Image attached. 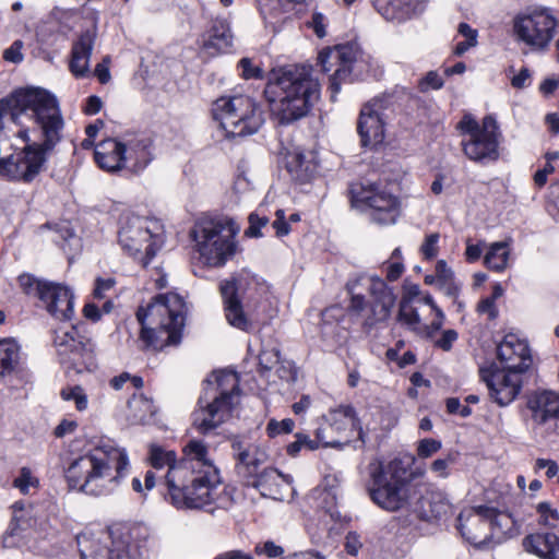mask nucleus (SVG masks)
<instances>
[{
	"instance_id": "1",
	"label": "nucleus",
	"mask_w": 559,
	"mask_h": 559,
	"mask_svg": "<svg viewBox=\"0 0 559 559\" xmlns=\"http://www.w3.org/2000/svg\"><path fill=\"white\" fill-rule=\"evenodd\" d=\"M63 120L53 95L44 88L16 91L0 102V175L32 182L61 139Z\"/></svg>"
},
{
	"instance_id": "2",
	"label": "nucleus",
	"mask_w": 559,
	"mask_h": 559,
	"mask_svg": "<svg viewBox=\"0 0 559 559\" xmlns=\"http://www.w3.org/2000/svg\"><path fill=\"white\" fill-rule=\"evenodd\" d=\"M368 492L371 500L386 511H397L413 507L425 520L440 519L451 504L447 495L440 490L419 493L416 485L409 483L407 466L402 460L394 459L388 464L372 462L368 465Z\"/></svg>"
},
{
	"instance_id": "3",
	"label": "nucleus",
	"mask_w": 559,
	"mask_h": 559,
	"mask_svg": "<svg viewBox=\"0 0 559 559\" xmlns=\"http://www.w3.org/2000/svg\"><path fill=\"white\" fill-rule=\"evenodd\" d=\"M170 483L175 490L185 493L183 509H203L214 506L228 509L233 498L222 484L219 472L210 457L207 445L197 439L182 449L179 465L173 467Z\"/></svg>"
},
{
	"instance_id": "4",
	"label": "nucleus",
	"mask_w": 559,
	"mask_h": 559,
	"mask_svg": "<svg viewBox=\"0 0 559 559\" xmlns=\"http://www.w3.org/2000/svg\"><path fill=\"white\" fill-rule=\"evenodd\" d=\"M129 465L124 448L110 440L100 441L87 453L73 460L64 476L71 489L94 497L107 496L120 486Z\"/></svg>"
},
{
	"instance_id": "5",
	"label": "nucleus",
	"mask_w": 559,
	"mask_h": 559,
	"mask_svg": "<svg viewBox=\"0 0 559 559\" xmlns=\"http://www.w3.org/2000/svg\"><path fill=\"white\" fill-rule=\"evenodd\" d=\"M271 114L281 124L305 117L320 97V84L307 66H288L273 71L264 88Z\"/></svg>"
},
{
	"instance_id": "6",
	"label": "nucleus",
	"mask_w": 559,
	"mask_h": 559,
	"mask_svg": "<svg viewBox=\"0 0 559 559\" xmlns=\"http://www.w3.org/2000/svg\"><path fill=\"white\" fill-rule=\"evenodd\" d=\"M186 304L175 293L158 295L146 308L136 311L142 325L141 340L154 350H162L168 345L180 342L185 324Z\"/></svg>"
},
{
	"instance_id": "7",
	"label": "nucleus",
	"mask_w": 559,
	"mask_h": 559,
	"mask_svg": "<svg viewBox=\"0 0 559 559\" xmlns=\"http://www.w3.org/2000/svg\"><path fill=\"white\" fill-rule=\"evenodd\" d=\"M240 390L236 372H214L206 381L199 407L192 413V426L201 435H207L225 423L238 403Z\"/></svg>"
},
{
	"instance_id": "8",
	"label": "nucleus",
	"mask_w": 559,
	"mask_h": 559,
	"mask_svg": "<svg viewBox=\"0 0 559 559\" xmlns=\"http://www.w3.org/2000/svg\"><path fill=\"white\" fill-rule=\"evenodd\" d=\"M213 116L227 136L253 134L264 122L260 106L247 95L218 98L213 106Z\"/></svg>"
},
{
	"instance_id": "9",
	"label": "nucleus",
	"mask_w": 559,
	"mask_h": 559,
	"mask_svg": "<svg viewBox=\"0 0 559 559\" xmlns=\"http://www.w3.org/2000/svg\"><path fill=\"white\" fill-rule=\"evenodd\" d=\"M118 242L124 252L146 267L162 247L160 225L146 217L126 215L120 222Z\"/></svg>"
},
{
	"instance_id": "10",
	"label": "nucleus",
	"mask_w": 559,
	"mask_h": 559,
	"mask_svg": "<svg viewBox=\"0 0 559 559\" xmlns=\"http://www.w3.org/2000/svg\"><path fill=\"white\" fill-rule=\"evenodd\" d=\"M235 235L233 223L228 221L209 219L198 223L193 237L203 263L223 266L236 252Z\"/></svg>"
},
{
	"instance_id": "11",
	"label": "nucleus",
	"mask_w": 559,
	"mask_h": 559,
	"mask_svg": "<svg viewBox=\"0 0 559 559\" xmlns=\"http://www.w3.org/2000/svg\"><path fill=\"white\" fill-rule=\"evenodd\" d=\"M366 284L371 301L364 319V328L371 330L379 323L385 322L395 306L396 295L394 290L378 275H361L354 282L348 283L347 287L352 294L349 308L360 313L367 307V300L361 294H354L358 284Z\"/></svg>"
},
{
	"instance_id": "12",
	"label": "nucleus",
	"mask_w": 559,
	"mask_h": 559,
	"mask_svg": "<svg viewBox=\"0 0 559 559\" xmlns=\"http://www.w3.org/2000/svg\"><path fill=\"white\" fill-rule=\"evenodd\" d=\"M457 128L464 135L462 146L467 158L478 163L498 159L501 133L492 116H486L479 124L472 116L465 115Z\"/></svg>"
},
{
	"instance_id": "13",
	"label": "nucleus",
	"mask_w": 559,
	"mask_h": 559,
	"mask_svg": "<svg viewBox=\"0 0 559 559\" xmlns=\"http://www.w3.org/2000/svg\"><path fill=\"white\" fill-rule=\"evenodd\" d=\"M349 195L352 207L368 214L374 224L392 225L400 216L399 199L374 183H353Z\"/></svg>"
},
{
	"instance_id": "14",
	"label": "nucleus",
	"mask_w": 559,
	"mask_h": 559,
	"mask_svg": "<svg viewBox=\"0 0 559 559\" xmlns=\"http://www.w3.org/2000/svg\"><path fill=\"white\" fill-rule=\"evenodd\" d=\"M557 24L549 8L533 5L515 17L514 31L527 46L534 50H544L554 38Z\"/></svg>"
},
{
	"instance_id": "15",
	"label": "nucleus",
	"mask_w": 559,
	"mask_h": 559,
	"mask_svg": "<svg viewBox=\"0 0 559 559\" xmlns=\"http://www.w3.org/2000/svg\"><path fill=\"white\" fill-rule=\"evenodd\" d=\"M58 355L63 362H70L78 371L94 367L93 347L88 338L81 335L76 326L58 330L53 338Z\"/></svg>"
},
{
	"instance_id": "16",
	"label": "nucleus",
	"mask_w": 559,
	"mask_h": 559,
	"mask_svg": "<svg viewBox=\"0 0 559 559\" xmlns=\"http://www.w3.org/2000/svg\"><path fill=\"white\" fill-rule=\"evenodd\" d=\"M358 51L353 45H341L332 49H324L319 53L318 61L323 72H330L334 67V73L330 78L331 98L341 90L350 73L353 63L357 60Z\"/></svg>"
},
{
	"instance_id": "17",
	"label": "nucleus",
	"mask_w": 559,
	"mask_h": 559,
	"mask_svg": "<svg viewBox=\"0 0 559 559\" xmlns=\"http://www.w3.org/2000/svg\"><path fill=\"white\" fill-rule=\"evenodd\" d=\"M521 372L498 368H481L480 377L486 383L492 402L501 407L511 404L522 389Z\"/></svg>"
},
{
	"instance_id": "18",
	"label": "nucleus",
	"mask_w": 559,
	"mask_h": 559,
	"mask_svg": "<svg viewBox=\"0 0 559 559\" xmlns=\"http://www.w3.org/2000/svg\"><path fill=\"white\" fill-rule=\"evenodd\" d=\"M82 559H134L127 551L126 543L115 540L107 532L78 537Z\"/></svg>"
},
{
	"instance_id": "19",
	"label": "nucleus",
	"mask_w": 559,
	"mask_h": 559,
	"mask_svg": "<svg viewBox=\"0 0 559 559\" xmlns=\"http://www.w3.org/2000/svg\"><path fill=\"white\" fill-rule=\"evenodd\" d=\"M490 507L478 506L462 511L457 518V530L472 545L478 548L489 546Z\"/></svg>"
},
{
	"instance_id": "20",
	"label": "nucleus",
	"mask_w": 559,
	"mask_h": 559,
	"mask_svg": "<svg viewBox=\"0 0 559 559\" xmlns=\"http://www.w3.org/2000/svg\"><path fill=\"white\" fill-rule=\"evenodd\" d=\"M236 472L249 485L261 472L260 466L266 461V453L257 444L241 438L231 440Z\"/></svg>"
},
{
	"instance_id": "21",
	"label": "nucleus",
	"mask_w": 559,
	"mask_h": 559,
	"mask_svg": "<svg viewBox=\"0 0 559 559\" xmlns=\"http://www.w3.org/2000/svg\"><path fill=\"white\" fill-rule=\"evenodd\" d=\"M532 420L547 431L559 433V394L543 391L532 395L527 402Z\"/></svg>"
},
{
	"instance_id": "22",
	"label": "nucleus",
	"mask_w": 559,
	"mask_h": 559,
	"mask_svg": "<svg viewBox=\"0 0 559 559\" xmlns=\"http://www.w3.org/2000/svg\"><path fill=\"white\" fill-rule=\"evenodd\" d=\"M324 420L330 425V429L335 432L338 440L348 438V444L352 443L353 437L356 435L357 440L364 445L366 443V433L364 432L360 421L356 416V412L350 405H341L335 409H331Z\"/></svg>"
},
{
	"instance_id": "23",
	"label": "nucleus",
	"mask_w": 559,
	"mask_h": 559,
	"mask_svg": "<svg viewBox=\"0 0 559 559\" xmlns=\"http://www.w3.org/2000/svg\"><path fill=\"white\" fill-rule=\"evenodd\" d=\"M497 355L504 369L523 373L532 365L530 348L525 340L507 334L497 347Z\"/></svg>"
},
{
	"instance_id": "24",
	"label": "nucleus",
	"mask_w": 559,
	"mask_h": 559,
	"mask_svg": "<svg viewBox=\"0 0 559 559\" xmlns=\"http://www.w3.org/2000/svg\"><path fill=\"white\" fill-rule=\"evenodd\" d=\"M382 103L372 99L360 110L357 130L364 146L373 147L384 140V126L381 117Z\"/></svg>"
},
{
	"instance_id": "25",
	"label": "nucleus",
	"mask_w": 559,
	"mask_h": 559,
	"mask_svg": "<svg viewBox=\"0 0 559 559\" xmlns=\"http://www.w3.org/2000/svg\"><path fill=\"white\" fill-rule=\"evenodd\" d=\"M43 304L46 310L57 320L69 321L74 314V295L62 284L51 282L44 290Z\"/></svg>"
},
{
	"instance_id": "26",
	"label": "nucleus",
	"mask_w": 559,
	"mask_h": 559,
	"mask_svg": "<svg viewBox=\"0 0 559 559\" xmlns=\"http://www.w3.org/2000/svg\"><path fill=\"white\" fill-rule=\"evenodd\" d=\"M147 460L152 467L156 469L167 467V473L165 475V483L168 489L167 498L174 507L177 509H183L185 493H182L181 490H179V492L175 490L169 478L173 467L179 465V460H177L176 452L173 450H166L165 448L157 444H151Z\"/></svg>"
},
{
	"instance_id": "27",
	"label": "nucleus",
	"mask_w": 559,
	"mask_h": 559,
	"mask_svg": "<svg viewBox=\"0 0 559 559\" xmlns=\"http://www.w3.org/2000/svg\"><path fill=\"white\" fill-rule=\"evenodd\" d=\"M219 292L224 300L226 319L230 325L249 332L252 323L245 314L240 300L237 297L238 284L236 278L222 281Z\"/></svg>"
},
{
	"instance_id": "28",
	"label": "nucleus",
	"mask_w": 559,
	"mask_h": 559,
	"mask_svg": "<svg viewBox=\"0 0 559 559\" xmlns=\"http://www.w3.org/2000/svg\"><path fill=\"white\" fill-rule=\"evenodd\" d=\"M234 43V34L230 24L225 17H215L203 35L202 48L210 56L227 52Z\"/></svg>"
},
{
	"instance_id": "29",
	"label": "nucleus",
	"mask_w": 559,
	"mask_h": 559,
	"mask_svg": "<svg viewBox=\"0 0 559 559\" xmlns=\"http://www.w3.org/2000/svg\"><path fill=\"white\" fill-rule=\"evenodd\" d=\"M292 477L284 475L276 468L263 469L249 485L259 489L263 497L283 500L292 484Z\"/></svg>"
},
{
	"instance_id": "30",
	"label": "nucleus",
	"mask_w": 559,
	"mask_h": 559,
	"mask_svg": "<svg viewBox=\"0 0 559 559\" xmlns=\"http://www.w3.org/2000/svg\"><path fill=\"white\" fill-rule=\"evenodd\" d=\"M127 147L124 143L114 139H107L100 142L95 148V162L107 171H118L124 167L128 159Z\"/></svg>"
},
{
	"instance_id": "31",
	"label": "nucleus",
	"mask_w": 559,
	"mask_h": 559,
	"mask_svg": "<svg viewBox=\"0 0 559 559\" xmlns=\"http://www.w3.org/2000/svg\"><path fill=\"white\" fill-rule=\"evenodd\" d=\"M526 551L540 559H559V535L552 532H536L523 539Z\"/></svg>"
},
{
	"instance_id": "32",
	"label": "nucleus",
	"mask_w": 559,
	"mask_h": 559,
	"mask_svg": "<svg viewBox=\"0 0 559 559\" xmlns=\"http://www.w3.org/2000/svg\"><path fill=\"white\" fill-rule=\"evenodd\" d=\"M95 37V32L87 29L73 44L70 70L75 76H85L90 72V58Z\"/></svg>"
},
{
	"instance_id": "33",
	"label": "nucleus",
	"mask_w": 559,
	"mask_h": 559,
	"mask_svg": "<svg viewBox=\"0 0 559 559\" xmlns=\"http://www.w3.org/2000/svg\"><path fill=\"white\" fill-rule=\"evenodd\" d=\"M427 0H374L376 10L388 21H403L421 10Z\"/></svg>"
},
{
	"instance_id": "34",
	"label": "nucleus",
	"mask_w": 559,
	"mask_h": 559,
	"mask_svg": "<svg viewBox=\"0 0 559 559\" xmlns=\"http://www.w3.org/2000/svg\"><path fill=\"white\" fill-rule=\"evenodd\" d=\"M489 523V546L500 544L516 533L515 521L508 512L490 508Z\"/></svg>"
},
{
	"instance_id": "35",
	"label": "nucleus",
	"mask_w": 559,
	"mask_h": 559,
	"mask_svg": "<svg viewBox=\"0 0 559 559\" xmlns=\"http://www.w3.org/2000/svg\"><path fill=\"white\" fill-rule=\"evenodd\" d=\"M286 168L295 180L307 181L316 169L314 164L300 150H294L286 156Z\"/></svg>"
},
{
	"instance_id": "36",
	"label": "nucleus",
	"mask_w": 559,
	"mask_h": 559,
	"mask_svg": "<svg viewBox=\"0 0 559 559\" xmlns=\"http://www.w3.org/2000/svg\"><path fill=\"white\" fill-rule=\"evenodd\" d=\"M129 416L134 424H144L155 414L153 401L144 394H133L128 402Z\"/></svg>"
},
{
	"instance_id": "37",
	"label": "nucleus",
	"mask_w": 559,
	"mask_h": 559,
	"mask_svg": "<svg viewBox=\"0 0 559 559\" xmlns=\"http://www.w3.org/2000/svg\"><path fill=\"white\" fill-rule=\"evenodd\" d=\"M509 254L510 251L506 241L493 242L490 245L484 262L487 267L501 272L508 265Z\"/></svg>"
},
{
	"instance_id": "38",
	"label": "nucleus",
	"mask_w": 559,
	"mask_h": 559,
	"mask_svg": "<svg viewBox=\"0 0 559 559\" xmlns=\"http://www.w3.org/2000/svg\"><path fill=\"white\" fill-rule=\"evenodd\" d=\"M17 360V344L12 340H0V377L11 372Z\"/></svg>"
},
{
	"instance_id": "39",
	"label": "nucleus",
	"mask_w": 559,
	"mask_h": 559,
	"mask_svg": "<svg viewBox=\"0 0 559 559\" xmlns=\"http://www.w3.org/2000/svg\"><path fill=\"white\" fill-rule=\"evenodd\" d=\"M397 322L405 325L412 331L420 330V317L416 308L413 307L409 298L404 297L400 301L399 312L396 316Z\"/></svg>"
},
{
	"instance_id": "40",
	"label": "nucleus",
	"mask_w": 559,
	"mask_h": 559,
	"mask_svg": "<svg viewBox=\"0 0 559 559\" xmlns=\"http://www.w3.org/2000/svg\"><path fill=\"white\" fill-rule=\"evenodd\" d=\"M17 282L24 294L38 297L40 301L44 298V290H46V288H48L51 283L48 281L38 280L27 273L20 275Z\"/></svg>"
},
{
	"instance_id": "41",
	"label": "nucleus",
	"mask_w": 559,
	"mask_h": 559,
	"mask_svg": "<svg viewBox=\"0 0 559 559\" xmlns=\"http://www.w3.org/2000/svg\"><path fill=\"white\" fill-rule=\"evenodd\" d=\"M127 147L126 155L129 158L135 159V166L143 167L148 162L147 143L145 140H130L124 143Z\"/></svg>"
},
{
	"instance_id": "42",
	"label": "nucleus",
	"mask_w": 559,
	"mask_h": 559,
	"mask_svg": "<svg viewBox=\"0 0 559 559\" xmlns=\"http://www.w3.org/2000/svg\"><path fill=\"white\" fill-rule=\"evenodd\" d=\"M305 0H257L260 13L266 20L276 17L285 11V4L302 3Z\"/></svg>"
},
{
	"instance_id": "43",
	"label": "nucleus",
	"mask_w": 559,
	"mask_h": 559,
	"mask_svg": "<svg viewBox=\"0 0 559 559\" xmlns=\"http://www.w3.org/2000/svg\"><path fill=\"white\" fill-rule=\"evenodd\" d=\"M316 439L319 442V447L322 445L324 448H338L342 449L348 445V438L344 440H338L335 437V432L330 429V425L326 427H318L316 429Z\"/></svg>"
},
{
	"instance_id": "44",
	"label": "nucleus",
	"mask_w": 559,
	"mask_h": 559,
	"mask_svg": "<svg viewBox=\"0 0 559 559\" xmlns=\"http://www.w3.org/2000/svg\"><path fill=\"white\" fill-rule=\"evenodd\" d=\"M39 485V480L35 477L28 467H22L19 476L13 480V487L19 489L21 493L28 495L31 489H36Z\"/></svg>"
},
{
	"instance_id": "45",
	"label": "nucleus",
	"mask_w": 559,
	"mask_h": 559,
	"mask_svg": "<svg viewBox=\"0 0 559 559\" xmlns=\"http://www.w3.org/2000/svg\"><path fill=\"white\" fill-rule=\"evenodd\" d=\"M312 498L317 501L318 508L324 509L333 515L336 507V491L323 489V487H317L312 490Z\"/></svg>"
},
{
	"instance_id": "46",
	"label": "nucleus",
	"mask_w": 559,
	"mask_h": 559,
	"mask_svg": "<svg viewBox=\"0 0 559 559\" xmlns=\"http://www.w3.org/2000/svg\"><path fill=\"white\" fill-rule=\"evenodd\" d=\"M536 510L539 514L538 523L548 527H556L559 523V512L554 509L548 502H540L537 504Z\"/></svg>"
},
{
	"instance_id": "47",
	"label": "nucleus",
	"mask_w": 559,
	"mask_h": 559,
	"mask_svg": "<svg viewBox=\"0 0 559 559\" xmlns=\"http://www.w3.org/2000/svg\"><path fill=\"white\" fill-rule=\"evenodd\" d=\"M295 421L290 418L281 421L272 418L269 420L265 431L270 438H275L281 435H288L294 430Z\"/></svg>"
},
{
	"instance_id": "48",
	"label": "nucleus",
	"mask_w": 559,
	"mask_h": 559,
	"mask_svg": "<svg viewBox=\"0 0 559 559\" xmlns=\"http://www.w3.org/2000/svg\"><path fill=\"white\" fill-rule=\"evenodd\" d=\"M61 396L66 401H74L78 411L82 412L87 407V396L80 385L63 389Z\"/></svg>"
},
{
	"instance_id": "49",
	"label": "nucleus",
	"mask_w": 559,
	"mask_h": 559,
	"mask_svg": "<svg viewBox=\"0 0 559 559\" xmlns=\"http://www.w3.org/2000/svg\"><path fill=\"white\" fill-rule=\"evenodd\" d=\"M130 383L135 389L143 386V379L138 376H131L129 372H122L110 380V386L115 390H121L126 383Z\"/></svg>"
},
{
	"instance_id": "50",
	"label": "nucleus",
	"mask_w": 559,
	"mask_h": 559,
	"mask_svg": "<svg viewBox=\"0 0 559 559\" xmlns=\"http://www.w3.org/2000/svg\"><path fill=\"white\" fill-rule=\"evenodd\" d=\"M249 227L246 229L245 235L248 237H261L262 233L260 229L269 224L266 216H260L257 213L249 215Z\"/></svg>"
},
{
	"instance_id": "51",
	"label": "nucleus",
	"mask_w": 559,
	"mask_h": 559,
	"mask_svg": "<svg viewBox=\"0 0 559 559\" xmlns=\"http://www.w3.org/2000/svg\"><path fill=\"white\" fill-rule=\"evenodd\" d=\"M441 442L436 439L426 438L418 442L417 455L421 459L430 457L441 449Z\"/></svg>"
},
{
	"instance_id": "52",
	"label": "nucleus",
	"mask_w": 559,
	"mask_h": 559,
	"mask_svg": "<svg viewBox=\"0 0 559 559\" xmlns=\"http://www.w3.org/2000/svg\"><path fill=\"white\" fill-rule=\"evenodd\" d=\"M443 86L442 78L435 71L428 72L418 84L420 92L425 93L429 90H439Z\"/></svg>"
},
{
	"instance_id": "53",
	"label": "nucleus",
	"mask_w": 559,
	"mask_h": 559,
	"mask_svg": "<svg viewBox=\"0 0 559 559\" xmlns=\"http://www.w3.org/2000/svg\"><path fill=\"white\" fill-rule=\"evenodd\" d=\"M439 234L433 233L426 237L424 243L420 247V251L425 259L431 260L438 255V242H439Z\"/></svg>"
},
{
	"instance_id": "54",
	"label": "nucleus",
	"mask_w": 559,
	"mask_h": 559,
	"mask_svg": "<svg viewBox=\"0 0 559 559\" xmlns=\"http://www.w3.org/2000/svg\"><path fill=\"white\" fill-rule=\"evenodd\" d=\"M278 360L280 352L276 348L263 349L259 355V365L265 371L271 370L278 362Z\"/></svg>"
},
{
	"instance_id": "55",
	"label": "nucleus",
	"mask_w": 559,
	"mask_h": 559,
	"mask_svg": "<svg viewBox=\"0 0 559 559\" xmlns=\"http://www.w3.org/2000/svg\"><path fill=\"white\" fill-rule=\"evenodd\" d=\"M238 67L241 70V76L246 80L262 78V70L259 67H254L249 58H242L238 62Z\"/></svg>"
},
{
	"instance_id": "56",
	"label": "nucleus",
	"mask_w": 559,
	"mask_h": 559,
	"mask_svg": "<svg viewBox=\"0 0 559 559\" xmlns=\"http://www.w3.org/2000/svg\"><path fill=\"white\" fill-rule=\"evenodd\" d=\"M22 48H23L22 40L17 39V40L13 41V44L3 51L4 60L13 62V63L21 62L23 60Z\"/></svg>"
},
{
	"instance_id": "57",
	"label": "nucleus",
	"mask_w": 559,
	"mask_h": 559,
	"mask_svg": "<svg viewBox=\"0 0 559 559\" xmlns=\"http://www.w3.org/2000/svg\"><path fill=\"white\" fill-rule=\"evenodd\" d=\"M457 340V332L455 330L449 329L445 330L441 337L436 341L435 345L442 350H450L452 348L453 343Z\"/></svg>"
},
{
	"instance_id": "58",
	"label": "nucleus",
	"mask_w": 559,
	"mask_h": 559,
	"mask_svg": "<svg viewBox=\"0 0 559 559\" xmlns=\"http://www.w3.org/2000/svg\"><path fill=\"white\" fill-rule=\"evenodd\" d=\"M454 462V459L449 455L445 459H437L431 463V471L439 477L445 478L449 476L448 468Z\"/></svg>"
},
{
	"instance_id": "59",
	"label": "nucleus",
	"mask_w": 559,
	"mask_h": 559,
	"mask_svg": "<svg viewBox=\"0 0 559 559\" xmlns=\"http://www.w3.org/2000/svg\"><path fill=\"white\" fill-rule=\"evenodd\" d=\"M477 311L483 314H487L489 319H496L498 316V309L493 298H484L478 302Z\"/></svg>"
},
{
	"instance_id": "60",
	"label": "nucleus",
	"mask_w": 559,
	"mask_h": 559,
	"mask_svg": "<svg viewBox=\"0 0 559 559\" xmlns=\"http://www.w3.org/2000/svg\"><path fill=\"white\" fill-rule=\"evenodd\" d=\"M309 27H311L316 35L320 38L326 35L325 31V16L322 13L316 12L312 14L311 21L308 22Z\"/></svg>"
},
{
	"instance_id": "61",
	"label": "nucleus",
	"mask_w": 559,
	"mask_h": 559,
	"mask_svg": "<svg viewBox=\"0 0 559 559\" xmlns=\"http://www.w3.org/2000/svg\"><path fill=\"white\" fill-rule=\"evenodd\" d=\"M436 276L438 284L448 283L453 278V272L448 267L444 260H439L436 264Z\"/></svg>"
},
{
	"instance_id": "62",
	"label": "nucleus",
	"mask_w": 559,
	"mask_h": 559,
	"mask_svg": "<svg viewBox=\"0 0 559 559\" xmlns=\"http://www.w3.org/2000/svg\"><path fill=\"white\" fill-rule=\"evenodd\" d=\"M273 228L276 230V235L282 237L289 233L290 228L285 221V213L283 210L276 211V219L273 222Z\"/></svg>"
},
{
	"instance_id": "63",
	"label": "nucleus",
	"mask_w": 559,
	"mask_h": 559,
	"mask_svg": "<svg viewBox=\"0 0 559 559\" xmlns=\"http://www.w3.org/2000/svg\"><path fill=\"white\" fill-rule=\"evenodd\" d=\"M109 62L110 58L106 56L103 59V62L98 63L95 68V75L98 78L100 83H107L110 80V73H109Z\"/></svg>"
},
{
	"instance_id": "64",
	"label": "nucleus",
	"mask_w": 559,
	"mask_h": 559,
	"mask_svg": "<svg viewBox=\"0 0 559 559\" xmlns=\"http://www.w3.org/2000/svg\"><path fill=\"white\" fill-rule=\"evenodd\" d=\"M361 548V542L359 536L356 533L349 532L346 535L345 540V549L349 555H357L358 550Z\"/></svg>"
}]
</instances>
